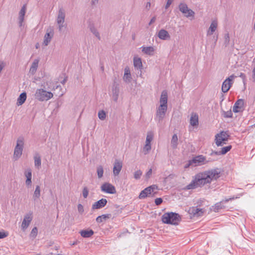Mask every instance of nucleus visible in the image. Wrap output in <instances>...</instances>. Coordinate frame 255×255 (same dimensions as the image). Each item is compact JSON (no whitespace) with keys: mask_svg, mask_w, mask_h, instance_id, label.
I'll return each mask as SVG.
<instances>
[{"mask_svg":"<svg viewBox=\"0 0 255 255\" xmlns=\"http://www.w3.org/2000/svg\"><path fill=\"white\" fill-rule=\"evenodd\" d=\"M220 177V172L217 169H212L200 172L195 175L191 182L186 186L187 190L194 189L210 183L213 180Z\"/></svg>","mask_w":255,"mask_h":255,"instance_id":"f257e3e1","label":"nucleus"},{"mask_svg":"<svg viewBox=\"0 0 255 255\" xmlns=\"http://www.w3.org/2000/svg\"><path fill=\"white\" fill-rule=\"evenodd\" d=\"M168 95L166 91H163L160 98V105L156 108L155 120L160 123L164 118L167 110Z\"/></svg>","mask_w":255,"mask_h":255,"instance_id":"f03ea898","label":"nucleus"},{"mask_svg":"<svg viewBox=\"0 0 255 255\" xmlns=\"http://www.w3.org/2000/svg\"><path fill=\"white\" fill-rule=\"evenodd\" d=\"M181 220L180 216L176 213H165L162 216V221L164 224L177 225Z\"/></svg>","mask_w":255,"mask_h":255,"instance_id":"7ed1b4c3","label":"nucleus"},{"mask_svg":"<svg viewBox=\"0 0 255 255\" xmlns=\"http://www.w3.org/2000/svg\"><path fill=\"white\" fill-rule=\"evenodd\" d=\"M53 94L43 89H37L34 94L35 99L39 101H48L53 97Z\"/></svg>","mask_w":255,"mask_h":255,"instance_id":"20e7f679","label":"nucleus"},{"mask_svg":"<svg viewBox=\"0 0 255 255\" xmlns=\"http://www.w3.org/2000/svg\"><path fill=\"white\" fill-rule=\"evenodd\" d=\"M24 145V139L22 137H19L17 140L16 145L14 151L13 156L17 159L19 158L22 154Z\"/></svg>","mask_w":255,"mask_h":255,"instance_id":"39448f33","label":"nucleus"},{"mask_svg":"<svg viewBox=\"0 0 255 255\" xmlns=\"http://www.w3.org/2000/svg\"><path fill=\"white\" fill-rule=\"evenodd\" d=\"M179 10L184 14L185 16L187 18L194 17L195 12L192 9L188 8L187 5L184 3L181 2L179 5Z\"/></svg>","mask_w":255,"mask_h":255,"instance_id":"423d86ee","label":"nucleus"},{"mask_svg":"<svg viewBox=\"0 0 255 255\" xmlns=\"http://www.w3.org/2000/svg\"><path fill=\"white\" fill-rule=\"evenodd\" d=\"M229 135L226 132L221 131L215 136V143L218 146H222L228 139Z\"/></svg>","mask_w":255,"mask_h":255,"instance_id":"0eeeda50","label":"nucleus"},{"mask_svg":"<svg viewBox=\"0 0 255 255\" xmlns=\"http://www.w3.org/2000/svg\"><path fill=\"white\" fill-rule=\"evenodd\" d=\"M235 77V76L232 75L223 82L222 85V91L223 93H227L230 90Z\"/></svg>","mask_w":255,"mask_h":255,"instance_id":"6e6552de","label":"nucleus"},{"mask_svg":"<svg viewBox=\"0 0 255 255\" xmlns=\"http://www.w3.org/2000/svg\"><path fill=\"white\" fill-rule=\"evenodd\" d=\"M157 189V186L155 185L150 186L141 191L139 195V199H144L149 195L154 192V190Z\"/></svg>","mask_w":255,"mask_h":255,"instance_id":"1a4fd4ad","label":"nucleus"},{"mask_svg":"<svg viewBox=\"0 0 255 255\" xmlns=\"http://www.w3.org/2000/svg\"><path fill=\"white\" fill-rule=\"evenodd\" d=\"M101 190L103 192L108 194H115L116 193L115 186L108 182L103 183L101 186Z\"/></svg>","mask_w":255,"mask_h":255,"instance_id":"9d476101","label":"nucleus"},{"mask_svg":"<svg viewBox=\"0 0 255 255\" xmlns=\"http://www.w3.org/2000/svg\"><path fill=\"white\" fill-rule=\"evenodd\" d=\"M204 212V209H200L197 207H190L188 211L191 217H198L202 216H203Z\"/></svg>","mask_w":255,"mask_h":255,"instance_id":"9b49d317","label":"nucleus"},{"mask_svg":"<svg viewBox=\"0 0 255 255\" xmlns=\"http://www.w3.org/2000/svg\"><path fill=\"white\" fill-rule=\"evenodd\" d=\"M32 220V214H26L23 218L22 221L21 228L23 231H25L26 229L28 228L29 225H30L31 222Z\"/></svg>","mask_w":255,"mask_h":255,"instance_id":"f8f14e48","label":"nucleus"},{"mask_svg":"<svg viewBox=\"0 0 255 255\" xmlns=\"http://www.w3.org/2000/svg\"><path fill=\"white\" fill-rule=\"evenodd\" d=\"M207 162L206 157L202 155L196 156L191 160L194 166L205 164Z\"/></svg>","mask_w":255,"mask_h":255,"instance_id":"ddd939ff","label":"nucleus"},{"mask_svg":"<svg viewBox=\"0 0 255 255\" xmlns=\"http://www.w3.org/2000/svg\"><path fill=\"white\" fill-rule=\"evenodd\" d=\"M244 110V101L243 99L238 100L233 107V111L234 113H239Z\"/></svg>","mask_w":255,"mask_h":255,"instance_id":"4468645a","label":"nucleus"},{"mask_svg":"<svg viewBox=\"0 0 255 255\" xmlns=\"http://www.w3.org/2000/svg\"><path fill=\"white\" fill-rule=\"evenodd\" d=\"M26 5L24 4L18 13V25L19 27H22L23 26V21L24 19V16L26 13Z\"/></svg>","mask_w":255,"mask_h":255,"instance_id":"2eb2a0df","label":"nucleus"},{"mask_svg":"<svg viewBox=\"0 0 255 255\" xmlns=\"http://www.w3.org/2000/svg\"><path fill=\"white\" fill-rule=\"evenodd\" d=\"M218 21L216 19L212 21L208 30L207 31V35L210 36L214 34L218 27Z\"/></svg>","mask_w":255,"mask_h":255,"instance_id":"dca6fc26","label":"nucleus"},{"mask_svg":"<svg viewBox=\"0 0 255 255\" xmlns=\"http://www.w3.org/2000/svg\"><path fill=\"white\" fill-rule=\"evenodd\" d=\"M65 11L63 8H59L56 18V22L57 24L64 23L65 19Z\"/></svg>","mask_w":255,"mask_h":255,"instance_id":"f3484780","label":"nucleus"},{"mask_svg":"<svg viewBox=\"0 0 255 255\" xmlns=\"http://www.w3.org/2000/svg\"><path fill=\"white\" fill-rule=\"evenodd\" d=\"M53 35L54 32L52 30H50L49 31L47 30L44 37L43 44L45 46H47L50 42Z\"/></svg>","mask_w":255,"mask_h":255,"instance_id":"a211bd4d","label":"nucleus"},{"mask_svg":"<svg viewBox=\"0 0 255 255\" xmlns=\"http://www.w3.org/2000/svg\"><path fill=\"white\" fill-rule=\"evenodd\" d=\"M107 203L106 199L102 198L92 205V209H99L105 207Z\"/></svg>","mask_w":255,"mask_h":255,"instance_id":"6ab92c4d","label":"nucleus"},{"mask_svg":"<svg viewBox=\"0 0 255 255\" xmlns=\"http://www.w3.org/2000/svg\"><path fill=\"white\" fill-rule=\"evenodd\" d=\"M122 168V163L118 160H116L114 164L113 174L114 176H118Z\"/></svg>","mask_w":255,"mask_h":255,"instance_id":"aec40b11","label":"nucleus"},{"mask_svg":"<svg viewBox=\"0 0 255 255\" xmlns=\"http://www.w3.org/2000/svg\"><path fill=\"white\" fill-rule=\"evenodd\" d=\"M158 37L159 39L163 40H169L170 39V36L168 32L163 29L158 31Z\"/></svg>","mask_w":255,"mask_h":255,"instance_id":"412c9836","label":"nucleus"},{"mask_svg":"<svg viewBox=\"0 0 255 255\" xmlns=\"http://www.w3.org/2000/svg\"><path fill=\"white\" fill-rule=\"evenodd\" d=\"M230 199H227L215 204V205L212 207L213 211L217 212L220 209L224 208L225 207L224 203L228 202Z\"/></svg>","mask_w":255,"mask_h":255,"instance_id":"4be33fe9","label":"nucleus"},{"mask_svg":"<svg viewBox=\"0 0 255 255\" xmlns=\"http://www.w3.org/2000/svg\"><path fill=\"white\" fill-rule=\"evenodd\" d=\"M24 175L26 178V180L25 181L26 185L29 187L31 185V178H32V173L31 170L30 169H28L24 172Z\"/></svg>","mask_w":255,"mask_h":255,"instance_id":"5701e85b","label":"nucleus"},{"mask_svg":"<svg viewBox=\"0 0 255 255\" xmlns=\"http://www.w3.org/2000/svg\"><path fill=\"white\" fill-rule=\"evenodd\" d=\"M190 124L193 127L197 126L198 125L199 118L198 116L196 113H192L191 114Z\"/></svg>","mask_w":255,"mask_h":255,"instance_id":"b1692460","label":"nucleus"},{"mask_svg":"<svg viewBox=\"0 0 255 255\" xmlns=\"http://www.w3.org/2000/svg\"><path fill=\"white\" fill-rule=\"evenodd\" d=\"M39 62V60L38 59L34 60L30 66L29 73L32 75H34L35 73L38 66Z\"/></svg>","mask_w":255,"mask_h":255,"instance_id":"393cba45","label":"nucleus"},{"mask_svg":"<svg viewBox=\"0 0 255 255\" xmlns=\"http://www.w3.org/2000/svg\"><path fill=\"white\" fill-rule=\"evenodd\" d=\"M119 93L120 90L118 86L114 85L112 88V98L115 102H117L119 98Z\"/></svg>","mask_w":255,"mask_h":255,"instance_id":"a878e982","label":"nucleus"},{"mask_svg":"<svg viewBox=\"0 0 255 255\" xmlns=\"http://www.w3.org/2000/svg\"><path fill=\"white\" fill-rule=\"evenodd\" d=\"M124 81L126 83H129L131 80V76L130 72L128 67L125 69V73L123 77Z\"/></svg>","mask_w":255,"mask_h":255,"instance_id":"bb28decb","label":"nucleus"},{"mask_svg":"<svg viewBox=\"0 0 255 255\" xmlns=\"http://www.w3.org/2000/svg\"><path fill=\"white\" fill-rule=\"evenodd\" d=\"M80 234L83 238H89L94 234V231L92 230H85L80 231Z\"/></svg>","mask_w":255,"mask_h":255,"instance_id":"cd10ccee","label":"nucleus"},{"mask_svg":"<svg viewBox=\"0 0 255 255\" xmlns=\"http://www.w3.org/2000/svg\"><path fill=\"white\" fill-rule=\"evenodd\" d=\"M142 51L146 54L149 55H153L154 51V49L152 46L148 47H141Z\"/></svg>","mask_w":255,"mask_h":255,"instance_id":"c85d7f7f","label":"nucleus"},{"mask_svg":"<svg viewBox=\"0 0 255 255\" xmlns=\"http://www.w3.org/2000/svg\"><path fill=\"white\" fill-rule=\"evenodd\" d=\"M26 99V94L25 92L22 93L17 99L16 104L17 106L22 105Z\"/></svg>","mask_w":255,"mask_h":255,"instance_id":"c756f323","label":"nucleus"},{"mask_svg":"<svg viewBox=\"0 0 255 255\" xmlns=\"http://www.w3.org/2000/svg\"><path fill=\"white\" fill-rule=\"evenodd\" d=\"M133 65L135 68L141 69L142 68V64L140 58L134 57L133 58Z\"/></svg>","mask_w":255,"mask_h":255,"instance_id":"7c9ffc66","label":"nucleus"},{"mask_svg":"<svg viewBox=\"0 0 255 255\" xmlns=\"http://www.w3.org/2000/svg\"><path fill=\"white\" fill-rule=\"evenodd\" d=\"M34 165L36 167L39 169L41 167V161L40 155L36 154L34 156Z\"/></svg>","mask_w":255,"mask_h":255,"instance_id":"2f4dec72","label":"nucleus"},{"mask_svg":"<svg viewBox=\"0 0 255 255\" xmlns=\"http://www.w3.org/2000/svg\"><path fill=\"white\" fill-rule=\"evenodd\" d=\"M171 145L173 148L177 147L178 145V137L177 134H174L172 137L171 141Z\"/></svg>","mask_w":255,"mask_h":255,"instance_id":"473e14b6","label":"nucleus"},{"mask_svg":"<svg viewBox=\"0 0 255 255\" xmlns=\"http://www.w3.org/2000/svg\"><path fill=\"white\" fill-rule=\"evenodd\" d=\"M40 196V187L39 185H37L34 192L33 197L34 200L38 199Z\"/></svg>","mask_w":255,"mask_h":255,"instance_id":"72a5a7b5","label":"nucleus"},{"mask_svg":"<svg viewBox=\"0 0 255 255\" xmlns=\"http://www.w3.org/2000/svg\"><path fill=\"white\" fill-rule=\"evenodd\" d=\"M97 173L98 178L100 179L103 176L104 169L102 165H99L97 167Z\"/></svg>","mask_w":255,"mask_h":255,"instance_id":"f704fd0d","label":"nucleus"},{"mask_svg":"<svg viewBox=\"0 0 255 255\" xmlns=\"http://www.w3.org/2000/svg\"><path fill=\"white\" fill-rule=\"evenodd\" d=\"M98 117L101 120H104L106 118V113L104 110H101L98 113Z\"/></svg>","mask_w":255,"mask_h":255,"instance_id":"c9c22d12","label":"nucleus"},{"mask_svg":"<svg viewBox=\"0 0 255 255\" xmlns=\"http://www.w3.org/2000/svg\"><path fill=\"white\" fill-rule=\"evenodd\" d=\"M107 218H108V215H102L101 216H98L96 218V221L98 223H101L103 221V220H105Z\"/></svg>","mask_w":255,"mask_h":255,"instance_id":"e433bc0d","label":"nucleus"},{"mask_svg":"<svg viewBox=\"0 0 255 255\" xmlns=\"http://www.w3.org/2000/svg\"><path fill=\"white\" fill-rule=\"evenodd\" d=\"M38 230L36 227H34L30 234V237L31 238H35L37 235Z\"/></svg>","mask_w":255,"mask_h":255,"instance_id":"4c0bfd02","label":"nucleus"},{"mask_svg":"<svg viewBox=\"0 0 255 255\" xmlns=\"http://www.w3.org/2000/svg\"><path fill=\"white\" fill-rule=\"evenodd\" d=\"M151 145L145 144L143 148V152L145 155L148 153L149 151L151 150Z\"/></svg>","mask_w":255,"mask_h":255,"instance_id":"58836bf2","label":"nucleus"},{"mask_svg":"<svg viewBox=\"0 0 255 255\" xmlns=\"http://www.w3.org/2000/svg\"><path fill=\"white\" fill-rule=\"evenodd\" d=\"M231 148H232L231 145H229V146L223 147L221 150V154H226L227 152H228L229 151H230Z\"/></svg>","mask_w":255,"mask_h":255,"instance_id":"ea45409f","label":"nucleus"},{"mask_svg":"<svg viewBox=\"0 0 255 255\" xmlns=\"http://www.w3.org/2000/svg\"><path fill=\"white\" fill-rule=\"evenodd\" d=\"M223 116L225 118H232L233 116V114L232 112V111L230 110L229 111H228L227 112L224 111L223 114Z\"/></svg>","mask_w":255,"mask_h":255,"instance_id":"a19ab883","label":"nucleus"},{"mask_svg":"<svg viewBox=\"0 0 255 255\" xmlns=\"http://www.w3.org/2000/svg\"><path fill=\"white\" fill-rule=\"evenodd\" d=\"M142 173V171L140 170H137L134 173V178L135 179H139L140 178Z\"/></svg>","mask_w":255,"mask_h":255,"instance_id":"79ce46f5","label":"nucleus"},{"mask_svg":"<svg viewBox=\"0 0 255 255\" xmlns=\"http://www.w3.org/2000/svg\"><path fill=\"white\" fill-rule=\"evenodd\" d=\"M153 132L152 131L147 132L146 137V140L151 141L153 139Z\"/></svg>","mask_w":255,"mask_h":255,"instance_id":"37998d69","label":"nucleus"},{"mask_svg":"<svg viewBox=\"0 0 255 255\" xmlns=\"http://www.w3.org/2000/svg\"><path fill=\"white\" fill-rule=\"evenodd\" d=\"M92 32L99 39H100V35L99 32L95 28H91Z\"/></svg>","mask_w":255,"mask_h":255,"instance_id":"c03bdc74","label":"nucleus"},{"mask_svg":"<svg viewBox=\"0 0 255 255\" xmlns=\"http://www.w3.org/2000/svg\"><path fill=\"white\" fill-rule=\"evenodd\" d=\"M83 196L84 198H86L89 194V190L87 187H84L82 191Z\"/></svg>","mask_w":255,"mask_h":255,"instance_id":"a18cd8bd","label":"nucleus"},{"mask_svg":"<svg viewBox=\"0 0 255 255\" xmlns=\"http://www.w3.org/2000/svg\"><path fill=\"white\" fill-rule=\"evenodd\" d=\"M225 39V44L226 46H227L230 42V36L229 34L228 33L226 34L224 36Z\"/></svg>","mask_w":255,"mask_h":255,"instance_id":"49530a36","label":"nucleus"},{"mask_svg":"<svg viewBox=\"0 0 255 255\" xmlns=\"http://www.w3.org/2000/svg\"><path fill=\"white\" fill-rule=\"evenodd\" d=\"M163 200L161 198H157L155 200V203L156 205H159L161 204Z\"/></svg>","mask_w":255,"mask_h":255,"instance_id":"de8ad7c7","label":"nucleus"},{"mask_svg":"<svg viewBox=\"0 0 255 255\" xmlns=\"http://www.w3.org/2000/svg\"><path fill=\"white\" fill-rule=\"evenodd\" d=\"M78 210L79 212L81 214L83 213L84 212L83 206L80 204H78Z\"/></svg>","mask_w":255,"mask_h":255,"instance_id":"09e8293b","label":"nucleus"},{"mask_svg":"<svg viewBox=\"0 0 255 255\" xmlns=\"http://www.w3.org/2000/svg\"><path fill=\"white\" fill-rule=\"evenodd\" d=\"M7 235L8 234L4 232H0V239L5 238Z\"/></svg>","mask_w":255,"mask_h":255,"instance_id":"8fccbe9b","label":"nucleus"},{"mask_svg":"<svg viewBox=\"0 0 255 255\" xmlns=\"http://www.w3.org/2000/svg\"><path fill=\"white\" fill-rule=\"evenodd\" d=\"M58 26V29L59 31H62L63 28L65 26L64 23H61L60 24H57Z\"/></svg>","mask_w":255,"mask_h":255,"instance_id":"3c124183","label":"nucleus"},{"mask_svg":"<svg viewBox=\"0 0 255 255\" xmlns=\"http://www.w3.org/2000/svg\"><path fill=\"white\" fill-rule=\"evenodd\" d=\"M173 0H167L166 2V4L165 5V8L167 9L168 7L170 5V4L172 3Z\"/></svg>","mask_w":255,"mask_h":255,"instance_id":"603ef678","label":"nucleus"},{"mask_svg":"<svg viewBox=\"0 0 255 255\" xmlns=\"http://www.w3.org/2000/svg\"><path fill=\"white\" fill-rule=\"evenodd\" d=\"M152 174V169L150 168L149 170L146 172L145 176L147 178H149Z\"/></svg>","mask_w":255,"mask_h":255,"instance_id":"864d4df0","label":"nucleus"},{"mask_svg":"<svg viewBox=\"0 0 255 255\" xmlns=\"http://www.w3.org/2000/svg\"><path fill=\"white\" fill-rule=\"evenodd\" d=\"M191 165L193 166V163H192V162H191V160H189V161H188V163H187V164L185 165V167H185V168H187L189 167L190 166H191Z\"/></svg>","mask_w":255,"mask_h":255,"instance_id":"5fc2aeb1","label":"nucleus"},{"mask_svg":"<svg viewBox=\"0 0 255 255\" xmlns=\"http://www.w3.org/2000/svg\"><path fill=\"white\" fill-rule=\"evenodd\" d=\"M155 20H156V17L153 16L150 20V21L149 22V25H150L152 24L153 23H154L155 21Z\"/></svg>","mask_w":255,"mask_h":255,"instance_id":"6e6d98bb","label":"nucleus"},{"mask_svg":"<svg viewBox=\"0 0 255 255\" xmlns=\"http://www.w3.org/2000/svg\"><path fill=\"white\" fill-rule=\"evenodd\" d=\"M53 89L54 90H59V91H61L62 90V88L60 85H57L55 88H53Z\"/></svg>","mask_w":255,"mask_h":255,"instance_id":"4d7b16f0","label":"nucleus"},{"mask_svg":"<svg viewBox=\"0 0 255 255\" xmlns=\"http://www.w3.org/2000/svg\"><path fill=\"white\" fill-rule=\"evenodd\" d=\"M151 6V3L150 2H147L146 4V8L147 10H149Z\"/></svg>","mask_w":255,"mask_h":255,"instance_id":"13d9d810","label":"nucleus"},{"mask_svg":"<svg viewBox=\"0 0 255 255\" xmlns=\"http://www.w3.org/2000/svg\"><path fill=\"white\" fill-rule=\"evenodd\" d=\"M212 154H215V155H221L222 154H221V150L220 151H214L212 153Z\"/></svg>","mask_w":255,"mask_h":255,"instance_id":"bf43d9fd","label":"nucleus"},{"mask_svg":"<svg viewBox=\"0 0 255 255\" xmlns=\"http://www.w3.org/2000/svg\"><path fill=\"white\" fill-rule=\"evenodd\" d=\"M253 79H254V81H255V68L254 69V70H253Z\"/></svg>","mask_w":255,"mask_h":255,"instance_id":"052dcab7","label":"nucleus"},{"mask_svg":"<svg viewBox=\"0 0 255 255\" xmlns=\"http://www.w3.org/2000/svg\"><path fill=\"white\" fill-rule=\"evenodd\" d=\"M98 0H92V1H91L92 4H93V5L96 4V3H98Z\"/></svg>","mask_w":255,"mask_h":255,"instance_id":"680f3d73","label":"nucleus"},{"mask_svg":"<svg viewBox=\"0 0 255 255\" xmlns=\"http://www.w3.org/2000/svg\"><path fill=\"white\" fill-rule=\"evenodd\" d=\"M145 144L151 145V141L146 140Z\"/></svg>","mask_w":255,"mask_h":255,"instance_id":"e2e57ef3","label":"nucleus"},{"mask_svg":"<svg viewBox=\"0 0 255 255\" xmlns=\"http://www.w3.org/2000/svg\"><path fill=\"white\" fill-rule=\"evenodd\" d=\"M145 144L151 145V141L146 140Z\"/></svg>","mask_w":255,"mask_h":255,"instance_id":"0e129e2a","label":"nucleus"},{"mask_svg":"<svg viewBox=\"0 0 255 255\" xmlns=\"http://www.w3.org/2000/svg\"><path fill=\"white\" fill-rule=\"evenodd\" d=\"M63 94H64V93L63 92H59L58 93V95H59V97L62 96L63 95Z\"/></svg>","mask_w":255,"mask_h":255,"instance_id":"69168bd1","label":"nucleus"},{"mask_svg":"<svg viewBox=\"0 0 255 255\" xmlns=\"http://www.w3.org/2000/svg\"><path fill=\"white\" fill-rule=\"evenodd\" d=\"M214 38L215 39V42H216L218 40V35H217L216 37L214 36Z\"/></svg>","mask_w":255,"mask_h":255,"instance_id":"338daca9","label":"nucleus"},{"mask_svg":"<svg viewBox=\"0 0 255 255\" xmlns=\"http://www.w3.org/2000/svg\"><path fill=\"white\" fill-rule=\"evenodd\" d=\"M101 69L103 71L104 70V67L103 66H102L101 67Z\"/></svg>","mask_w":255,"mask_h":255,"instance_id":"774afa93","label":"nucleus"}]
</instances>
